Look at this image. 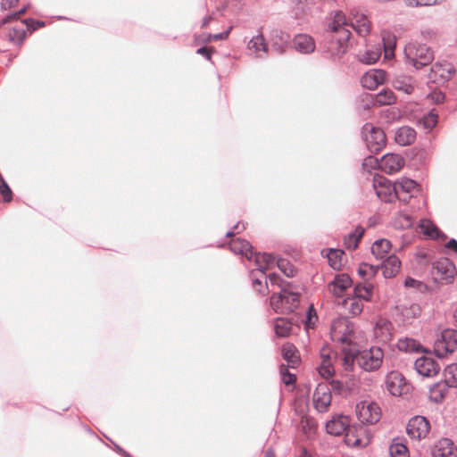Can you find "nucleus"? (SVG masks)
<instances>
[{"instance_id":"2f4dec72","label":"nucleus","mask_w":457,"mask_h":457,"mask_svg":"<svg viewBox=\"0 0 457 457\" xmlns=\"http://www.w3.org/2000/svg\"><path fill=\"white\" fill-rule=\"evenodd\" d=\"M323 251H327L326 257L328 259V265L335 270H340L342 263L341 259L345 254L342 249L328 248Z\"/></svg>"},{"instance_id":"de8ad7c7","label":"nucleus","mask_w":457,"mask_h":457,"mask_svg":"<svg viewBox=\"0 0 457 457\" xmlns=\"http://www.w3.org/2000/svg\"><path fill=\"white\" fill-rule=\"evenodd\" d=\"M445 379L452 387H457V363H452L445 369Z\"/></svg>"},{"instance_id":"39448f33","label":"nucleus","mask_w":457,"mask_h":457,"mask_svg":"<svg viewBox=\"0 0 457 457\" xmlns=\"http://www.w3.org/2000/svg\"><path fill=\"white\" fill-rule=\"evenodd\" d=\"M457 349V330L445 328L434 344V354L442 359Z\"/></svg>"},{"instance_id":"0eeeda50","label":"nucleus","mask_w":457,"mask_h":457,"mask_svg":"<svg viewBox=\"0 0 457 457\" xmlns=\"http://www.w3.org/2000/svg\"><path fill=\"white\" fill-rule=\"evenodd\" d=\"M385 387L390 395L400 396L408 394L411 386L400 371L391 370L386 376Z\"/></svg>"},{"instance_id":"5701e85b","label":"nucleus","mask_w":457,"mask_h":457,"mask_svg":"<svg viewBox=\"0 0 457 457\" xmlns=\"http://www.w3.org/2000/svg\"><path fill=\"white\" fill-rule=\"evenodd\" d=\"M416 130L410 126L399 128L395 134V141L401 146L411 145L416 140Z\"/></svg>"},{"instance_id":"a878e982","label":"nucleus","mask_w":457,"mask_h":457,"mask_svg":"<svg viewBox=\"0 0 457 457\" xmlns=\"http://www.w3.org/2000/svg\"><path fill=\"white\" fill-rule=\"evenodd\" d=\"M450 387H452V386H450L445 379L435 383L430 386V401L435 403H441L445 400Z\"/></svg>"},{"instance_id":"2eb2a0df","label":"nucleus","mask_w":457,"mask_h":457,"mask_svg":"<svg viewBox=\"0 0 457 457\" xmlns=\"http://www.w3.org/2000/svg\"><path fill=\"white\" fill-rule=\"evenodd\" d=\"M432 457H457V446L448 437L439 439L431 449Z\"/></svg>"},{"instance_id":"20e7f679","label":"nucleus","mask_w":457,"mask_h":457,"mask_svg":"<svg viewBox=\"0 0 457 457\" xmlns=\"http://www.w3.org/2000/svg\"><path fill=\"white\" fill-rule=\"evenodd\" d=\"M404 54L407 62L416 70H420L424 66L429 65L434 59L432 50L425 44H419L417 46L405 48Z\"/></svg>"},{"instance_id":"c85d7f7f","label":"nucleus","mask_w":457,"mask_h":457,"mask_svg":"<svg viewBox=\"0 0 457 457\" xmlns=\"http://www.w3.org/2000/svg\"><path fill=\"white\" fill-rule=\"evenodd\" d=\"M292 325L289 319L278 317L274 319V332L279 337H288L292 330Z\"/></svg>"},{"instance_id":"c03bdc74","label":"nucleus","mask_w":457,"mask_h":457,"mask_svg":"<svg viewBox=\"0 0 457 457\" xmlns=\"http://www.w3.org/2000/svg\"><path fill=\"white\" fill-rule=\"evenodd\" d=\"M361 300H359L354 297H347L343 300V305L346 306L349 302L350 306L348 307V312L353 316L360 315L363 311V304L361 303Z\"/></svg>"},{"instance_id":"ddd939ff","label":"nucleus","mask_w":457,"mask_h":457,"mask_svg":"<svg viewBox=\"0 0 457 457\" xmlns=\"http://www.w3.org/2000/svg\"><path fill=\"white\" fill-rule=\"evenodd\" d=\"M455 68L448 62H436L430 68L429 79L434 82L438 79L442 82L450 80L452 74L455 73Z\"/></svg>"},{"instance_id":"a19ab883","label":"nucleus","mask_w":457,"mask_h":457,"mask_svg":"<svg viewBox=\"0 0 457 457\" xmlns=\"http://www.w3.org/2000/svg\"><path fill=\"white\" fill-rule=\"evenodd\" d=\"M290 366L281 363L279 365V374L281 381L286 386H294L296 382V375L289 371Z\"/></svg>"},{"instance_id":"58836bf2","label":"nucleus","mask_w":457,"mask_h":457,"mask_svg":"<svg viewBox=\"0 0 457 457\" xmlns=\"http://www.w3.org/2000/svg\"><path fill=\"white\" fill-rule=\"evenodd\" d=\"M278 269L287 278H294L297 273V269L287 259L279 257L276 261Z\"/></svg>"},{"instance_id":"e433bc0d","label":"nucleus","mask_w":457,"mask_h":457,"mask_svg":"<svg viewBox=\"0 0 457 457\" xmlns=\"http://www.w3.org/2000/svg\"><path fill=\"white\" fill-rule=\"evenodd\" d=\"M272 287L277 286L279 288V292H282V288L285 290H291L295 287L293 282L285 280L278 273L272 272L269 275L268 279Z\"/></svg>"},{"instance_id":"6ab92c4d","label":"nucleus","mask_w":457,"mask_h":457,"mask_svg":"<svg viewBox=\"0 0 457 457\" xmlns=\"http://www.w3.org/2000/svg\"><path fill=\"white\" fill-rule=\"evenodd\" d=\"M353 285V279L347 273H339L334 277V279L328 284L333 287L332 294L336 297H340L342 294Z\"/></svg>"},{"instance_id":"a211bd4d","label":"nucleus","mask_w":457,"mask_h":457,"mask_svg":"<svg viewBox=\"0 0 457 457\" xmlns=\"http://www.w3.org/2000/svg\"><path fill=\"white\" fill-rule=\"evenodd\" d=\"M229 250L236 254H241L252 260L254 254L253 247L251 243L245 239L237 237L229 242Z\"/></svg>"},{"instance_id":"680f3d73","label":"nucleus","mask_w":457,"mask_h":457,"mask_svg":"<svg viewBox=\"0 0 457 457\" xmlns=\"http://www.w3.org/2000/svg\"><path fill=\"white\" fill-rule=\"evenodd\" d=\"M379 54L368 50L361 58V62L365 64H374L379 59Z\"/></svg>"},{"instance_id":"4be33fe9","label":"nucleus","mask_w":457,"mask_h":457,"mask_svg":"<svg viewBox=\"0 0 457 457\" xmlns=\"http://www.w3.org/2000/svg\"><path fill=\"white\" fill-rule=\"evenodd\" d=\"M295 49L303 54H309L315 50L314 39L307 34H297L294 38Z\"/></svg>"},{"instance_id":"f03ea898","label":"nucleus","mask_w":457,"mask_h":457,"mask_svg":"<svg viewBox=\"0 0 457 457\" xmlns=\"http://www.w3.org/2000/svg\"><path fill=\"white\" fill-rule=\"evenodd\" d=\"M346 24L345 16L342 12H337L334 20L328 24V29L327 31V37L331 40L332 43L337 44V49L345 52L346 43L349 41L351 32L345 28Z\"/></svg>"},{"instance_id":"0e129e2a","label":"nucleus","mask_w":457,"mask_h":457,"mask_svg":"<svg viewBox=\"0 0 457 457\" xmlns=\"http://www.w3.org/2000/svg\"><path fill=\"white\" fill-rule=\"evenodd\" d=\"M394 185L388 179L384 176H374L373 179V187L374 189L384 187L385 186Z\"/></svg>"},{"instance_id":"7c9ffc66","label":"nucleus","mask_w":457,"mask_h":457,"mask_svg":"<svg viewBox=\"0 0 457 457\" xmlns=\"http://www.w3.org/2000/svg\"><path fill=\"white\" fill-rule=\"evenodd\" d=\"M250 279L252 281V287L260 295H266L269 294L268 281H265L263 278L258 276L255 270H251L249 273Z\"/></svg>"},{"instance_id":"423d86ee","label":"nucleus","mask_w":457,"mask_h":457,"mask_svg":"<svg viewBox=\"0 0 457 457\" xmlns=\"http://www.w3.org/2000/svg\"><path fill=\"white\" fill-rule=\"evenodd\" d=\"M383 352L379 347H371L356 355L359 366L365 371L371 372L378 370L383 361Z\"/></svg>"},{"instance_id":"e2e57ef3","label":"nucleus","mask_w":457,"mask_h":457,"mask_svg":"<svg viewBox=\"0 0 457 457\" xmlns=\"http://www.w3.org/2000/svg\"><path fill=\"white\" fill-rule=\"evenodd\" d=\"M215 52H216V49L214 47H208L205 46H202L196 49V54L199 55H202L208 61L212 60V54Z\"/></svg>"},{"instance_id":"4d7b16f0","label":"nucleus","mask_w":457,"mask_h":457,"mask_svg":"<svg viewBox=\"0 0 457 457\" xmlns=\"http://www.w3.org/2000/svg\"><path fill=\"white\" fill-rule=\"evenodd\" d=\"M361 165L364 170L369 171L370 169L380 170V159L372 155H369L363 160Z\"/></svg>"},{"instance_id":"ea45409f","label":"nucleus","mask_w":457,"mask_h":457,"mask_svg":"<svg viewBox=\"0 0 457 457\" xmlns=\"http://www.w3.org/2000/svg\"><path fill=\"white\" fill-rule=\"evenodd\" d=\"M248 47L253 48L255 51H262L268 53L269 45L262 33L255 37H253L248 43Z\"/></svg>"},{"instance_id":"1a4fd4ad","label":"nucleus","mask_w":457,"mask_h":457,"mask_svg":"<svg viewBox=\"0 0 457 457\" xmlns=\"http://www.w3.org/2000/svg\"><path fill=\"white\" fill-rule=\"evenodd\" d=\"M351 418L347 415L337 414L330 420L326 422V431L328 434L338 436L341 435L351 434L353 428L350 427Z\"/></svg>"},{"instance_id":"473e14b6","label":"nucleus","mask_w":457,"mask_h":457,"mask_svg":"<svg viewBox=\"0 0 457 457\" xmlns=\"http://www.w3.org/2000/svg\"><path fill=\"white\" fill-rule=\"evenodd\" d=\"M363 234L364 228L361 226H357L353 231L350 232L347 237H345V247L349 250H355L358 247Z\"/></svg>"},{"instance_id":"4c0bfd02","label":"nucleus","mask_w":457,"mask_h":457,"mask_svg":"<svg viewBox=\"0 0 457 457\" xmlns=\"http://www.w3.org/2000/svg\"><path fill=\"white\" fill-rule=\"evenodd\" d=\"M438 114L435 108L429 110L423 117L420 120V123L422 124L423 128L428 131L432 130L437 124Z\"/></svg>"},{"instance_id":"7ed1b4c3","label":"nucleus","mask_w":457,"mask_h":457,"mask_svg":"<svg viewBox=\"0 0 457 457\" xmlns=\"http://www.w3.org/2000/svg\"><path fill=\"white\" fill-rule=\"evenodd\" d=\"M361 136L371 154L379 153L386 145V136L384 130L370 122L362 126Z\"/></svg>"},{"instance_id":"864d4df0","label":"nucleus","mask_w":457,"mask_h":457,"mask_svg":"<svg viewBox=\"0 0 457 457\" xmlns=\"http://www.w3.org/2000/svg\"><path fill=\"white\" fill-rule=\"evenodd\" d=\"M318 320L317 312L313 304H310L306 310L305 313V321H304V329L308 330L310 328H313L315 324L312 321V319Z\"/></svg>"},{"instance_id":"6e6d98bb","label":"nucleus","mask_w":457,"mask_h":457,"mask_svg":"<svg viewBox=\"0 0 457 457\" xmlns=\"http://www.w3.org/2000/svg\"><path fill=\"white\" fill-rule=\"evenodd\" d=\"M21 23L27 26V29L30 31H35L40 28L46 26V22L40 20H35L33 18L21 19Z\"/></svg>"},{"instance_id":"052dcab7","label":"nucleus","mask_w":457,"mask_h":457,"mask_svg":"<svg viewBox=\"0 0 457 457\" xmlns=\"http://www.w3.org/2000/svg\"><path fill=\"white\" fill-rule=\"evenodd\" d=\"M0 194L3 196V201L9 203L12 199V191L5 180L0 183Z\"/></svg>"},{"instance_id":"9d476101","label":"nucleus","mask_w":457,"mask_h":457,"mask_svg":"<svg viewBox=\"0 0 457 457\" xmlns=\"http://www.w3.org/2000/svg\"><path fill=\"white\" fill-rule=\"evenodd\" d=\"M269 42L274 51L278 54H283L287 52L290 45L291 36L279 28H272L270 30Z\"/></svg>"},{"instance_id":"dca6fc26","label":"nucleus","mask_w":457,"mask_h":457,"mask_svg":"<svg viewBox=\"0 0 457 457\" xmlns=\"http://www.w3.org/2000/svg\"><path fill=\"white\" fill-rule=\"evenodd\" d=\"M386 71L381 69H374L365 72L361 79V84L364 88L369 90L376 89L379 85H383L386 79Z\"/></svg>"},{"instance_id":"603ef678","label":"nucleus","mask_w":457,"mask_h":457,"mask_svg":"<svg viewBox=\"0 0 457 457\" xmlns=\"http://www.w3.org/2000/svg\"><path fill=\"white\" fill-rule=\"evenodd\" d=\"M317 370L319 374L326 380V382L332 379V376L335 373L334 367L329 362L321 363Z\"/></svg>"},{"instance_id":"9b49d317","label":"nucleus","mask_w":457,"mask_h":457,"mask_svg":"<svg viewBox=\"0 0 457 457\" xmlns=\"http://www.w3.org/2000/svg\"><path fill=\"white\" fill-rule=\"evenodd\" d=\"M332 395L327 382H320L317 385L313 394V405L319 412H325L330 405Z\"/></svg>"},{"instance_id":"aec40b11","label":"nucleus","mask_w":457,"mask_h":457,"mask_svg":"<svg viewBox=\"0 0 457 457\" xmlns=\"http://www.w3.org/2000/svg\"><path fill=\"white\" fill-rule=\"evenodd\" d=\"M382 266V274L385 278H394L401 269V261L395 255L390 254L380 262Z\"/></svg>"},{"instance_id":"c756f323","label":"nucleus","mask_w":457,"mask_h":457,"mask_svg":"<svg viewBox=\"0 0 457 457\" xmlns=\"http://www.w3.org/2000/svg\"><path fill=\"white\" fill-rule=\"evenodd\" d=\"M389 455L391 457H410L409 449L403 439L395 437L389 445Z\"/></svg>"},{"instance_id":"4468645a","label":"nucleus","mask_w":457,"mask_h":457,"mask_svg":"<svg viewBox=\"0 0 457 457\" xmlns=\"http://www.w3.org/2000/svg\"><path fill=\"white\" fill-rule=\"evenodd\" d=\"M416 371L423 377H434L441 370L440 365L431 357L421 356L414 362Z\"/></svg>"},{"instance_id":"49530a36","label":"nucleus","mask_w":457,"mask_h":457,"mask_svg":"<svg viewBox=\"0 0 457 457\" xmlns=\"http://www.w3.org/2000/svg\"><path fill=\"white\" fill-rule=\"evenodd\" d=\"M27 37L26 29L13 27L8 33V39L17 45H21Z\"/></svg>"},{"instance_id":"69168bd1","label":"nucleus","mask_w":457,"mask_h":457,"mask_svg":"<svg viewBox=\"0 0 457 457\" xmlns=\"http://www.w3.org/2000/svg\"><path fill=\"white\" fill-rule=\"evenodd\" d=\"M361 289H363L364 294L362 295H359V300H363L366 302H370L373 295V289L374 287L372 284L365 285L361 287Z\"/></svg>"},{"instance_id":"f704fd0d","label":"nucleus","mask_w":457,"mask_h":457,"mask_svg":"<svg viewBox=\"0 0 457 457\" xmlns=\"http://www.w3.org/2000/svg\"><path fill=\"white\" fill-rule=\"evenodd\" d=\"M374 96L378 106L390 105L395 104L396 100L394 92L389 88H383L378 94H374Z\"/></svg>"},{"instance_id":"09e8293b","label":"nucleus","mask_w":457,"mask_h":457,"mask_svg":"<svg viewBox=\"0 0 457 457\" xmlns=\"http://www.w3.org/2000/svg\"><path fill=\"white\" fill-rule=\"evenodd\" d=\"M397 189L401 190L402 193L410 194L413 189L418 187L417 182L414 179L408 178H402L399 181L395 182Z\"/></svg>"},{"instance_id":"338daca9","label":"nucleus","mask_w":457,"mask_h":457,"mask_svg":"<svg viewBox=\"0 0 457 457\" xmlns=\"http://www.w3.org/2000/svg\"><path fill=\"white\" fill-rule=\"evenodd\" d=\"M21 17L18 15L16 11L9 12L0 20V28L4 27L7 23L17 21Z\"/></svg>"},{"instance_id":"f257e3e1","label":"nucleus","mask_w":457,"mask_h":457,"mask_svg":"<svg viewBox=\"0 0 457 457\" xmlns=\"http://www.w3.org/2000/svg\"><path fill=\"white\" fill-rule=\"evenodd\" d=\"M301 294L291 290L274 293L270 297V305L278 314H290L295 312L300 305Z\"/></svg>"},{"instance_id":"f8f14e48","label":"nucleus","mask_w":457,"mask_h":457,"mask_svg":"<svg viewBox=\"0 0 457 457\" xmlns=\"http://www.w3.org/2000/svg\"><path fill=\"white\" fill-rule=\"evenodd\" d=\"M404 159L395 153H387L380 158V170L386 174H394L404 166Z\"/></svg>"},{"instance_id":"79ce46f5","label":"nucleus","mask_w":457,"mask_h":457,"mask_svg":"<svg viewBox=\"0 0 457 457\" xmlns=\"http://www.w3.org/2000/svg\"><path fill=\"white\" fill-rule=\"evenodd\" d=\"M394 87L398 90L405 93L406 95H411L415 87L411 83L410 78L397 79L393 82Z\"/></svg>"},{"instance_id":"b1692460","label":"nucleus","mask_w":457,"mask_h":457,"mask_svg":"<svg viewBox=\"0 0 457 457\" xmlns=\"http://www.w3.org/2000/svg\"><path fill=\"white\" fill-rule=\"evenodd\" d=\"M399 351L404 353H429L418 340L411 337L399 338L396 344Z\"/></svg>"},{"instance_id":"72a5a7b5","label":"nucleus","mask_w":457,"mask_h":457,"mask_svg":"<svg viewBox=\"0 0 457 457\" xmlns=\"http://www.w3.org/2000/svg\"><path fill=\"white\" fill-rule=\"evenodd\" d=\"M231 31V28L228 29L227 30H224L222 32L212 34V33H202L200 35H195V41L200 42L203 44H207L211 42L212 40H224L227 39L229 33Z\"/></svg>"},{"instance_id":"37998d69","label":"nucleus","mask_w":457,"mask_h":457,"mask_svg":"<svg viewBox=\"0 0 457 457\" xmlns=\"http://www.w3.org/2000/svg\"><path fill=\"white\" fill-rule=\"evenodd\" d=\"M403 286L407 288H414L417 292L425 294L428 291V286L423 281L411 277H407L403 281Z\"/></svg>"},{"instance_id":"a18cd8bd","label":"nucleus","mask_w":457,"mask_h":457,"mask_svg":"<svg viewBox=\"0 0 457 457\" xmlns=\"http://www.w3.org/2000/svg\"><path fill=\"white\" fill-rule=\"evenodd\" d=\"M353 28L357 31L358 34L366 35L370 31V22L364 14H361L359 18L356 19L355 23L353 24Z\"/></svg>"},{"instance_id":"bb28decb","label":"nucleus","mask_w":457,"mask_h":457,"mask_svg":"<svg viewBox=\"0 0 457 457\" xmlns=\"http://www.w3.org/2000/svg\"><path fill=\"white\" fill-rule=\"evenodd\" d=\"M392 247V243L386 238H378L375 240L371 246V253L378 260H384L387 257Z\"/></svg>"},{"instance_id":"f3484780","label":"nucleus","mask_w":457,"mask_h":457,"mask_svg":"<svg viewBox=\"0 0 457 457\" xmlns=\"http://www.w3.org/2000/svg\"><path fill=\"white\" fill-rule=\"evenodd\" d=\"M433 270L440 275V279L446 283H452L456 273V268L453 262L448 258L440 259L432 262Z\"/></svg>"},{"instance_id":"bf43d9fd","label":"nucleus","mask_w":457,"mask_h":457,"mask_svg":"<svg viewBox=\"0 0 457 457\" xmlns=\"http://www.w3.org/2000/svg\"><path fill=\"white\" fill-rule=\"evenodd\" d=\"M329 386L331 393L333 392L335 395H341L345 391V385L339 379H330L327 382Z\"/></svg>"},{"instance_id":"8fccbe9b","label":"nucleus","mask_w":457,"mask_h":457,"mask_svg":"<svg viewBox=\"0 0 457 457\" xmlns=\"http://www.w3.org/2000/svg\"><path fill=\"white\" fill-rule=\"evenodd\" d=\"M374 94L370 93H363L360 96L361 107L364 111H370L371 108L378 106L377 102H375Z\"/></svg>"},{"instance_id":"cd10ccee","label":"nucleus","mask_w":457,"mask_h":457,"mask_svg":"<svg viewBox=\"0 0 457 457\" xmlns=\"http://www.w3.org/2000/svg\"><path fill=\"white\" fill-rule=\"evenodd\" d=\"M392 323L387 320H379L374 326V333L377 337L386 342L392 339Z\"/></svg>"},{"instance_id":"774afa93","label":"nucleus","mask_w":457,"mask_h":457,"mask_svg":"<svg viewBox=\"0 0 457 457\" xmlns=\"http://www.w3.org/2000/svg\"><path fill=\"white\" fill-rule=\"evenodd\" d=\"M429 97L436 104H443L445 101V95L442 91H434L429 94Z\"/></svg>"},{"instance_id":"412c9836","label":"nucleus","mask_w":457,"mask_h":457,"mask_svg":"<svg viewBox=\"0 0 457 457\" xmlns=\"http://www.w3.org/2000/svg\"><path fill=\"white\" fill-rule=\"evenodd\" d=\"M420 227L426 238L442 240L447 238V236L430 220L421 219Z\"/></svg>"},{"instance_id":"6e6552de","label":"nucleus","mask_w":457,"mask_h":457,"mask_svg":"<svg viewBox=\"0 0 457 457\" xmlns=\"http://www.w3.org/2000/svg\"><path fill=\"white\" fill-rule=\"evenodd\" d=\"M429 430V420L424 416H414L409 420L406 425V433L412 439L420 440L425 438Z\"/></svg>"},{"instance_id":"5fc2aeb1","label":"nucleus","mask_w":457,"mask_h":457,"mask_svg":"<svg viewBox=\"0 0 457 457\" xmlns=\"http://www.w3.org/2000/svg\"><path fill=\"white\" fill-rule=\"evenodd\" d=\"M367 411L370 413L369 417L366 418L367 422L374 424L380 419V410L376 403H370L366 407Z\"/></svg>"},{"instance_id":"13d9d810","label":"nucleus","mask_w":457,"mask_h":457,"mask_svg":"<svg viewBox=\"0 0 457 457\" xmlns=\"http://www.w3.org/2000/svg\"><path fill=\"white\" fill-rule=\"evenodd\" d=\"M353 326L354 325L353 322L349 321L348 320H345V330L339 337V341L342 344H346L350 341V337L354 334Z\"/></svg>"},{"instance_id":"3c124183","label":"nucleus","mask_w":457,"mask_h":457,"mask_svg":"<svg viewBox=\"0 0 457 457\" xmlns=\"http://www.w3.org/2000/svg\"><path fill=\"white\" fill-rule=\"evenodd\" d=\"M253 259L254 260V263L257 266L256 274L263 278L265 281H268L269 276L266 275V271L269 266L261 262V253L255 252Z\"/></svg>"},{"instance_id":"393cba45","label":"nucleus","mask_w":457,"mask_h":457,"mask_svg":"<svg viewBox=\"0 0 457 457\" xmlns=\"http://www.w3.org/2000/svg\"><path fill=\"white\" fill-rule=\"evenodd\" d=\"M281 355L287 362V365L291 369H295L300 362V356L297 348L290 343L285 344L281 347Z\"/></svg>"},{"instance_id":"c9c22d12","label":"nucleus","mask_w":457,"mask_h":457,"mask_svg":"<svg viewBox=\"0 0 457 457\" xmlns=\"http://www.w3.org/2000/svg\"><path fill=\"white\" fill-rule=\"evenodd\" d=\"M376 195L385 203H393L395 194H397V186H385L384 187L376 188Z\"/></svg>"}]
</instances>
